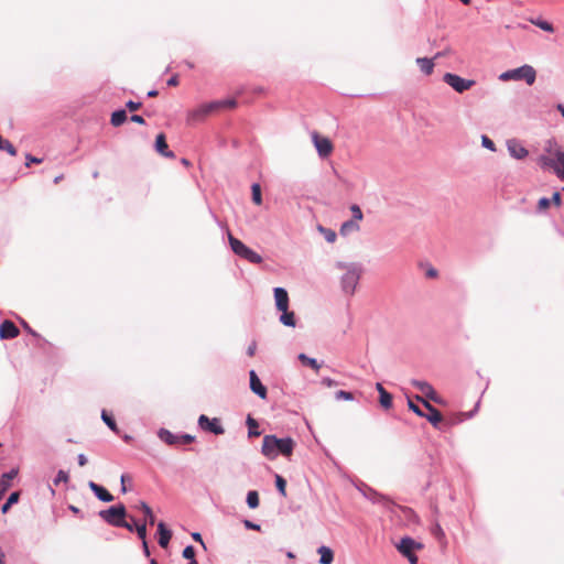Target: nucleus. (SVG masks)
<instances>
[{"label": "nucleus", "mask_w": 564, "mask_h": 564, "mask_svg": "<svg viewBox=\"0 0 564 564\" xmlns=\"http://www.w3.org/2000/svg\"><path fill=\"white\" fill-rule=\"evenodd\" d=\"M251 192H252V202L258 206L261 205L262 204V195H261L260 185L258 183L252 184Z\"/></svg>", "instance_id": "34"}, {"label": "nucleus", "mask_w": 564, "mask_h": 564, "mask_svg": "<svg viewBox=\"0 0 564 564\" xmlns=\"http://www.w3.org/2000/svg\"><path fill=\"white\" fill-rule=\"evenodd\" d=\"M359 229H360V227L357 224V221H355V220H347V221H345L341 225V227L339 229V232H340L341 236H347L350 232L358 231Z\"/></svg>", "instance_id": "25"}, {"label": "nucleus", "mask_w": 564, "mask_h": 564, "mask_svg": "<svg viewBox=\"0 0 564 564\" xmlns=\"http://www.w3.org/2000/svg\"><path fill=\"white\" fill-rule=\"evenodd\" d=\"M87 462H88L87 457L84 454H79L78 455V464L80 466H85L87 464Z\"/></svg>", "instance_id": "61"}, {"label": "nucleus", "mask_w": 564, "mask_h": 564, "mask_svg": "<svg viewBox=\"0 0 564 564\" xmlns=\"http://www.w3.org/2000/svg\"><path fill=\"white\" fill-rule=\"evenodd\" d=\"M11 505L7 501L3 506H2V512L6 513L8 512V510L10 509Z\"/></svg>", "instance_id": "63"}, {"label": "nucleus", "mask_w": 564, "mask_h": 564, "mask_svg": "<svg viewBox=\"0 0 564 564\" xmlns=\"http://www.w3.org/2000/svg\"><path fill=\"white\" fill-rule=\"evenodd\" d=\"M127 120V113L124 110H117L111 115V124L115 127L121 126Z\"/></svg>", "instance_id": "28"}, {"label": "nucleus", "mask_w": 564, "mask_h": 564, "mask_svg": "<svg viewBox=\"0 0 564 564\" xmlns=\"http://www.w3.org/2000/svg\"><path fill=\"white\" fill-rule=\"evenodd\" d=\"M25 159H26V162H25V166L29 167L32 163H41L42 162V159H39V158H35L31 154H26L25 155Z\"/></svg>", "instance_id": "47"}, {"label": "nucleus", "mask_w": 564, "mask_h": 564, "mask_svg": "<svg viewBox=\"0 0 564 564\" xmlns=\"http://www.w3.org/2000/svg\"><path fill=\"white\" fill-rule=\"evenodd\" d=\"M20 334L19 328L14 325L13 322L6 319L0 324V338L1 339H12L18 337Z\"/></svg>", "instance_id": "11"}, {"label": "nucleus", "mask_w": 564, "mask_h": 564, "mask_svg": "<svg viewBox=\"0 0 564 564\" xmlns=\"http://www.w3.org/2000/svg\"><path fill=\"white\" fill-rule=\"evenodd\" d=\"M508 151L514 159L521 160L528 155V150L519 142L511 140L508 142Z\"/></svg>", "instance_id": "19"}, {"label": "nucleus", "mask_w": 564, "mask_h": 564, "mask_svg": "<svg viewBox=\"0 0 564 564\" xmlns=\"http://www.w3.org/2000/svg\"><path fill=\"white\" fill-rule=\"evenodd\" d=\"M68 479H69L68 474L64 470H59L54 482H55V485L59 484L61 481L67 482Z\"/></svg>", "instance_id": "45"}, {"label": "nucleus", "mask_w": 564, "mask_h": 564, "mask_svg": "<svg viewBox=\"0 0 564 564\" xmlns=\"http://www.w3.org/2000/svg\"><path fill=\"white\" fill-rule=\"evenodd\" d=\"M275 305L279 311H285L289 308V295L283 288L274 289Z\"/></svg>", "instance_id": "17"}, {"label": "nucleus", "mask_w": 564, "mask_h": 564, "mask_svg": "<svg viewBox=\"0 0 564 564\" xmlns=\"http://www.w3.org/2000/svg\"><path fill=\"white\" fill-rule=\"evenodd\" d=\"M183 557L191 560L189 562H193L195 560V549L192 545L186 546L183 550Z\"/></svg>", "instance_id": "40"}, {"label": "nucleus", "mask_w": 564, "mask_h": 564, "mask_svg": "<svg viewBox=\"0 0 564 564\" xmlns=\"http://www.w3.org/2000/svg\"><path fill=\"white\" fill-rule=\"evenodd\" d=\"M416 399H417V401H421L423 403V405L427 409L429 413L427 414L424 413V416L427 419V421L433 426H437V424L441 423L443 420L442 413L437 409L432 406L427 401L423 400L422 398L416 397Z\"/></svg>", "instance_id": "12"}, {"label": "nucleus", "mask_w": 564, "mask_h": 564, "mask_svg": "<svg viewBox=\"0 0 564 564\" xmlns=\"http://www.w3.org/2000/svg\"><path fill=\"white\" fill-rule=\"evenodd\" d=\"M126 107L130 110V111H135V110H139L141 108V102H135V101H128L126 104Z\"/></svg>", "instance_id": "49"}, {"label": "nucleus", "mask_w": 564, "mask_h": 564, "mask_svg": "<svg viewBox=\"0 0 564 564\" xmlns=\"http://www.w3.org/2000/svg\"><path fill=\"white\" fill-rule=\"evenodd\" d=\"M397 549L403 556H405L412 553L413 549L421 550L422 544L416 543L413 539L409 536H405L401 539L400 543L397 545Z\"/></svg>", "instance_id": "13"}, {"label": "nucleus", "mask_w": 564, "mask_h": 564, "mask_svg": "<svg viewBox=\"0 0 564 564\" xmlns=\"http://www.w3.org/2000/svg\"><path fill=\"white\" fill-rule=\"evenodd\" d=\"M322 384L327 387V388H332V387L337 386V382L335 380L330 379V378H324L322 380Z\"/></svg>", "instance_id": "53"}, {"label": "nucleus", "mask_w": 564, "mask_h": 564, "mask_svg": "<svg viewBox=\"0 0 564 564\" xmlns=\"http://www.w3.org/2000/svg\"><path fill=\"white\" fill-rule=\"evenodd\" d=\"M259 495L256 490H251L247 495V503L249 508L256 509L259 507Z\"/></svg>", "instance_id": "33"}, {"label": "nucleus", "mask_w": 564, "mask_h": 564, "mask_svg": "<svg viewBox=\"0 0 564 564\" xmlns=\"http://www.w3.org/2000/svg\"><path fill=\"white\" fill-rule=\"evenodd\" d=\"M198 424L202 430L208 431L215 435H221L225 433V430L220 424V420L217 417L209 419L208 416L202 414L198 419Z\"/></svg>", "instance_id": "9"}, {"label": "nucleus", "mask_w": 564, "mask_h": 564, "mask_svg": "<svg viewBox=\"0 0 564 564\" xmlns=\"http://www.w3.org/2000/svg\"><path fill=\"white\" fill-rule=\"evenodd\" d=\"M99 516L107 523L119 528L120 524H123L122 522L127 517V510L126 507L122 503H120L117 506H112L107 510H101L99 512Z\"/></svg>", "instance_id": "6"}, {"label": "nucleus", "mask_w": 564, "mask_h": 564, "mask_svg": "<svg viewBox=\"0 0 564 564\" xmlns=\"http://www.w3.org/2000/svg\"><path fill=\"white\" fill-rule=\"evenodd\" d=\"M556 108H557V110L561 112V115H562V116H563V118H564V105L558 104Z\"/></svg>", "instance_id": "64"}, {"label": "nucleus", "mask_w": 564, "mask_h": 564, "mask_svg": "<svg viewBox=\"0 0 564 564\" xmlns=\"http://www.w3.org/2000/svg\"><path fill=\"white\" fill-rule=\"evenodd\" d=\"M247 425L249 429L250 437H257L261 434L260 431L258 430V427H259L258 422L251 415H248V417H247Z\"/></svg>", "instance_id": "29"}, {"label": "nucleus", "mask_w": 564, "mask_h": 564, "mask_svg": "<svg viewBox=\"0 0 564 564\" xmlns=\"http://www.w3.org/2000/svg\"><path fill=\"white\" fill-rule=\"evenodd\" d=\"M311 137L313 144L321 158H328L333 153L334 144L329 138L319 134L317 131L312 132Z\"/></svg>", "instance_id": "7"}, {"label": "nucleus", "mask_w": 564, "mask_h": 564, "mask_svg": "<svg viewBox=\"0 0 564 564\" xmlns=\"http://www.w3.org/2000/svg\"><path fill=\"white\" fill-rule=\"evenodd\" d=\"M228 239L232 251L237 256L248 260L251 263L262 262V257L259 253L247 247L242 241L234 237L230 232L228 234Z\"/></svg>", "instance_id": "5"}, {"label": "nucleus", "mask_w": 564, "mask_h": 564, "mask_svg": "<svg viewBox=\"0 0 564 564\" xmlns=\"http://www.w3.org/2000/svg\"><path fill=\"white\" fill-rule=\"evenodd\" d=\"M539 164L543 169L552 170L555 175L564 180V151L553 142H549L544 153L539 158Z\"/></svg>", "instance_id": "1"}, {"label": "nucleus", "mask_w": 564, "mask_h": 564, "mask_svg": "<svg viewBox=\"0 0 564 564\" xmlns=\"http://www.w3.org/2000/svg\"><path fill=\"white\" fill-rule=\"evenodd\" d=\"M299 359L302 361L303 365L313 368L315 371H318L321 368L316 359L310 358L305 354H300Z\"/></svg>", "instance_id": "31"}, {"label": "nucleus", "mask_w": 564, "mask_h": 564, "mask_svg": "<svg viewBox=\"0 0 564 564\" xmlns=\"http://www.w3.org/2000/svg\"><path fill=\"white\" fill-rule=\"evenodd\" d=\"M376 389L378 390L379 395L382 393V391H387V390L383 388V386H382L381 383H379V382L376 384Z\"/></svg>", "instance_id": "62"}, {"label": "nucleus", "mask_w": 564, "mask_h": 564, "mask_svg": "<svg viewBox=\"0 0 564 564\" xmlns=\"http://www.w3.org/2000/svg\"><path fill=\"white\" fill-rule=\"evenodd\" d=\"M335 398L337 400H346V401H351L354 400V394L351 392H348V391H344V390H339L335 393Z\"/></svg>", "instance_id": "39"}, {"label": "nucleus", "mask_w": 564, "mask_h": 564, "mask_svg": "<svg viewBox=\"0 0 564 564\" xmlns=\"http://www.w3.org/2000/svg\"><path fill=\"white\" fill-rule=\"evenodd\" d=\"M180 444H191L194 441V436L189 434H184L182 436H178Z\"/></svg>", "instance_id": "50"}, {"label": "nucleus", "mask_w": 564, "mask_h": 564, "mask_svg": "<svg viewBox=\"0 0 564 564\" xmlns=\"http://www.w3.org/2000/svg\"><path fill=\"white\" fill-rule=\"evenodd\" d=\"M350 210L352 213V216H354V220H361L364 215H362V212L360 209V207L358 205H351L350 206Z\"/></svg>", "instance_id": "43"}, {"label": "nucleus", "mask_w": 564, "mask_h": 564, "mask_svg": "<svg viewBox=\"0 0 564 564\" xmlns=\"http://www.w3.org/2000/svg\"><path fill=\"white\" fill-rule=\"evenodd\" d=\"M380 405L388 410L392 406V395L388 391H382L379 398Z\"/></svg>", "instance_id": "32"}, {"label": "nucleus", "mask_w": 564, "mask_h": 564, "mask_svg": "<svg viewBox=\"0 0 564 564\" xmlns=\"http://www.w3.org/2000/svg\"><path fill=\"white\" fill-rule=\"evenodd\" d=\"M444 82L449 85L457 93H464L474 86L475 82L465 79L456 74L446 73L443 77Z\"/></svg>", "instance_id": "8"}, {"label": "nucleus", "mask_w": 564, "mask_h": 564, "mask_svg": "<svg viewBox=\"0 0 564 564\" xmlns=\"http://www.w3.org/2000/svg\"><path fill=\"white\" fill-rule=\"evenodd\" d=\"M412 384L416 389H419L427 399L433 400L435 402L438 401L437 393H436V391L433 389V387L430 383H427L425 381L414 380L412 382Z\"/></svg>", "instance_id": "16"}, {"label": "nucleus", "mask_w": 564, "mask_h": 564, "mask_svg": "<svg viewBox=\"0 0 564 564\" xmlns=\"http://www.w3.org/2000/svg\"><path fill=\"white\" fill-rule=\"evenodd\" d=\"M317 229L324 236L327 242L333 243L336 241L337 235L333 229L325 228L321 225L317 227Z\"/></svg>", "instance_id": "30"}, {"label": "nucleus", "mask_w": 564, "mask_h": 564, "mask_svg": "<svg viewBox=\"0 0 564 564\" xmlns=\"http://www.w3.org/2000/svg\"><path fill=\"white\" fill-rule=\"evenodd\" d=\"M155 150L162 156L174 159L175 154L173 151L169 150V145L166 142V138L164 133H159L155 139Z\"/></svg>", "instance_id": "15"}, {"label": "nucleus", "mask_w": 564, "mask_h": 564, "mask_svg": "<svg viewBox=\"0 0 564 564\" xmlns=\"http://www.w3.org/2000/svg\"><path fill=\"white\" fill-rule=\"evenodd\" d=\"M236 106H237L236 99H226V100H219V101H213L209 104H204L188 112L187 122L188 123L198 122L213 112L219 111L221 109H232Z\"/></svg>", "instance_id": "3"}, {"label": "nucleus", "mask_w": 564, "mask_h": 564, "mask_svg": "<svg viewBox=\"0 0 564 564\" xmlns=\"http://www.w3.org/2000/svg\"><path fill=\"white\" fill-rule=\"evenodd\" d=\"M416 64L420 66L421 70L425 75H431L433 73L434 66H435L433 59L427 58V57H417Z\"/></svg>", "instance_id": "22"}, {"label": "nucleus", "mask_w": 564, "mask_h": 564, "mask_svg": "<svg viewBox=\"0 0 564 564\" xmlns=\"http://www.w3.org/2000/svg\"><path fill=\"white\" fill-rule=\"evenodd\" d=\"M101 417L110 430H112L113 432L118 431L115 420L110 415H108L105 411L102 412Z\"/></svg>", "instance_id": "36"}, {"label": "nucleus", "mask_w": 564, "mask_h": 564, "mask_svg": "<svg viewBox=\"0 0 564 564\" xmlns=\"http://www.w3.org/2000/svg\"><path fill=\"white\" fill-rule=\"evenodd\" d=\"M18 475V469H12L9 473H6L0 478V499L3 497V495L7 492V490L11 486V480L15 478Z\"/></svg>", "instance_id": "21"}, {"label": "nucleus", "mask_w": 564, "mask_h": 564, "mask_svg": "<svg viewBox=\"0 0 564 564\" xmlns=\"http://www.w3.org/2000/svg\"><path fill=\"white\" fill-rule=\"evenodd\" d=\"M1 150H4L7 151L10 155L12 156H15L17 155V149L13 147V144L7 140L3 145H2V149Z\"/></svg>", "instance_id": "44"}, {"label": "nucleus", "mask_w": 564, "mask_h": 564, "mask_svg": "<svg viewBox=\"0 0 564 564\" xmlns=\"http://www.w3.org/2000/svg\"><path fill=\"white\" fill-rule=\"evenodd\" d=\"M88 486L99 500L104 502H111L113 500V496L102 486H99L94 481H89Z\"/></svg>", "instance_id": "18"}, {"label": "nucleus", "mask_w": 564, "mask_h": 564, "mask_svg": "<svg viewBox=\"0 0 564 564\" xmlns=\"http://www.w3.org/2000/svg\"><path fill=\"white\" fill-rule=\"evenodd\" d=\"M359 275H360L359 270L356 268L348 269L347 272L343 275V279H341L343 288L347 293H349V294L354 293L355 288L359 280Z\"/></svg>", "instance_id": "10"}, {"label": "nucleus", "mask_w": 564, "mask_h": 564, "mask_svg": "<svg viewBox=\"0 0 564 564\" xmlns=\"http://www.w3.org/2000/svg\"><path fill=\"white\" fill-rule=\"evenodd\" d=\"M132 522L133 523H130V522H127L126 519L123 520V524H120L119 528H126L127 530H129L130 532L134 531L135 530V524H138L134 519H132Z\"/></svg>", "instance_id": "48"}, {"label": "nucleus", "mask_w": 564, "mask_h": 564, "mask_svg": "<svg viewBox=\"0 0 564 564\" xmlns=\"http://www.w3.org/2000/svg\"><path fill=\"white\" fill-rule=\"evenodd\" d=\"M130 119H131L132 122H135V123H139V124H143L144 123L143 117L139 116V115H132Z\"/></svg>", "instance_id": "55"}, {"label": "nucleus", "mask_w": 564, "mask_h": 564, "mask_svg": "<svg viewBox=\"0 0 564 564\" xmlns=\"http://www.w3.org/2000/svg\"><path fill=\"white\" fill-rule=\"evenodd\" d=\"M409 408H410L414 413H416L417 415H420V416H424V413L422 412V410H421L416 404H414L411 400H409Z\"/></svg>", "instance_id": "51"}, {"label": "nucleus", "mask_w": 564, "mask_h": 564, "mask_svg": "<svg viewBox=\"0 0 564 564\" xmlns=\"http://www.w3.org/2000/svg\"><path fill=\"white\" fill-rule=\"evenodd\" d=\"M135 532L142 541L147 540V523L135 524Z\"/></svg>", "instance_id": "38"}, {"label": "nucleus", "mask_w": 564, "mask_h": 564, "mask_svg": "<svg viewBox=\"0 0 564 564\" xmlns=\"http://www.w3.org/2000/svg\"><path fill=\"white\" fill-rule=\"evenodd\" d=\"M282 312V315L280 317V322L285 325V326H291V327H294L295 326V316H294V313L293 312H290L289 308L285 310V311H281Z\"/></svg>", "instance_id": "27"}, {"label": "nucleus", "mask_w": 564, "mask_h": 564, "mask_svg": "<svg viewBox=\"0 0 564 564\" xmlns=\"http://www.w3.org/2000/svg\"><path fill=\"white\" fill-rule=\"evenodd\" d=\"M169 86H177L178 85V76L174 75L167 80Z\"/></svg>", "instance_id": "59"}, {"label": "nucleus", "mask_w": 564, "mask_h": 564, "mask_svg": "<svg viewBox=\"0 0 564 564\" xmlns=\"http://www.w3.org/2000/svg\"><path fill=\"white\" fill-rule=\"evenodd\" d=\"M159 437L169 445H176L180 444L178 436L172 434L169 430L161 429L159 431Z\"/></svg>", "instance_id": "23"}, {"label": "nucleus", "mask_w": 564, "mask_h": 564, "mask_svg": "<svg viewBox=\"0 0 564 564\" xmlns=\"http://www.w3.org/2000/svg\"><path fill=\"white\" fill-rule=\"evenodd\" d=\"M551 199L546 197H542L538 202V212L543 213L546 212L550 208Z\"/></svg>", "instance_id": "37"}, {"label": "nucleus", "mask_w": 564, "mask_h": 564, "mask_svg": "<svg viewBox=\"0 0 564 564\" xmlns=\"http://www.w3.org/2000/svg\"><path fill=\"white\" fill-rule=\"evenodd\" d=\"M552 202H553V204H554L556 207L561 206V194H560V192H555V193H553Z\"/></svg>", "instance_id": "54"}, {"label": "nucleus", "mask_w": 564, "mask_h": 564, "mask_svg": "<svg viewBox=\"0 0 564 564\" xmlns=\"http://www.w3.org/2000/svg\"><path fill=\"white\" fill-rule=\"evenodd\" d=\"M275 485H276V488L280 491V494L283 497H285L286 496V481H285V479L282 476H280V475H275Z\"/></svg>", "instance_id": "35"}, {"label": "nucleus", "mask_w": 564, "mask_h": 564, "mask_svg": "<svg viewBox=\"0 0 564 564\" xmlns=\"http://www.w3.org/2000/svg\"><path fill=\"white\" fill-rule=\"evenodd\" d=\"M481 143L485 148L492 150V151L495 150V143L488 137L484 135L481 139Z\"/></svg>", "instance_id": "46"}, {"label": "nucleus", "mask_w": 564, "mask_h": 564, "mask_svg": "<svg viewBox=\"0 0 564 564\" xmlns=\"http://www.w3.org/2000/svg\"><path fill=\"white\" fill-rule=\"evenodd\" d=\"M250 376V389L253 393H256L261 399L267 398V388L261 383L259 377L257 376L254 370L249 372Z\"/></svg>", "instance_id": "14"}, {"label": "nucleus", "mask_w": 564, "mask_h": 564, "mask_svg": "<svg viewBox=\"0 0 564 564\" xmlns=\"http://www.w3.org/2000/svg\"><path fill=\"white\" fill-rule=\"evenodd\" d=\"M432 534L440 541L445 539V533L438 523H436L432 529Z\"/></svg>", "instance_id": "41"}, {"label": "nucleus", "mask_w": 564, "mask_h": 564, "mask_svg": "<svg viewBox=\"0 0 564 564\" xmlns=\"http://www.w3.org/2000/svg\"><path fill=\"white\" fill-rule=\"evenodd\" d=\"M426 276L427 278H436L437 276V270L434 269V268H430L427 271H426Z\"/></svg>", "instance_id": "60"}, {"label": "nucleus", "mask_w": 564, "mask_h": 564, "mask_svg": "<svg viewBox=\"0 0 564 564\" xmlns=\"http://www.w3.org/2000/svg\"><path fill=\"white\" fill-rule=\"evenodd\" d=\"M317 552L321 555V558H319L321 564H332L333 563L334 553L329 547L321 546V547H318Z\"/></svg>", "instance_id": "24"}, {"label": "nucleus", "mask_w": 564, "mask_h": 564, "mask_svg": "<svg viewBox=\"0 0 564 564\" xmlns=\"http://www.w3.org/2000/svg\"><path fill=\"white\" fill-rule=\"evenodd\" d=\"M128 479H129V476H127V475H122V476H121V491H122L123 494H126V492H127L126 481H127Z\"/></svg>", "instance_id": "58"}, {"label": "nucleus", "mask_w": 564, "mask_h": 564, "mask_svg": "<svg viewBox=\"0 0 564 564\" xmlns=\"http://www.w3.org/2000/svg\"><path fill=\"white\" fill-rule=\"evenodd\" d=\"M533 23L536 26H539L540 29H542L543 31H546V32H553L554 31L553 25L551 23H549L547 21L539 20V21H535Z\"/></svg>", "instance_id": "42"}, {"label": "nucleus", "mask_w": 564, "mask_h": 564, "mask_svg": "<svg viewBox=\"0 0 564 564\" xmlns=\"http://www.w3.org/2000/svg\"><path fill=\"white\" fill-rule=\"evenodd\" d=\"M245 525H246V528H248V529H252V530H260V525H259V524H256V523H253V522H251V521H249V520H246V521H245Z\"/></svg>", "instance_id": "57"}, {"label": "nucleus", "mask_w": 564, "mask_h": 564, "mask_svg": "<svg viewBox=\"0 0 564 564\" xmlns=\"http://www.w3.org/2000/svg\"><path fill=\"white\" fill-rule=\"evenodd\" d=\"M536 78V72L531 65L507 70L499 76L500 80H524L528 85H533Z\"/></svg>", "instance_id": "4"}, {"label": "nucleus", "mask_w": 564, "mask_h": 564, "mask_svg": "<svg viewBox=\"0 0 564 564\" xmlns=\"http://www.w3.org/2000/svg\"><path fill=\"white\" fill-rule=\"evenodd\" d=\"M295 442L291 437L278 438L274 435H265L262 441V454L269 459H275L279 454L290 457Z\"/></svg>", "instance_id": "2"}, {"label": "nucleus", "mask_w": 564, "mask_h": 564, "mask_svg": "<svg viewBox=\"0 0 564 564\" xmlns=\"http://www.w3.org/2000/svg\"><path fill=\"white\" fill-rule=\"evenodd\" d=\"M19 497H20V494L18 491L12 492L9 496L7 501L12 506V505H14V503H17L19 501Z\"/></svg>", "instance_id": "52"}, {"label": "nucleus", "mask_w": 564, "mask_h": 564, "mask_svg": "<svg viewBox=\"0 0 564 564\" xmlns=\"http://www.w3.org/2000/svg\"><path fill=\"white\" fill-rule=\"evenodd\" d=\"M159 544L161 547L166 549L172 538V532L166 528L164 522L158 523Z\"/></svg>", "instance_id": "20"}, {"label": "nucleus", "mask_w": 564, "mask_h": 564, "mask_svg": "<svg viewBox=\"0 0 564 564\" xmlns=\"http://www.w3.org/2000/svg\"><path fill=\"white\" fill-rule=\"evenodd\" d=\"M140 509L144 513V522L149 523L150 525H153L155 522V517H154L153 511L150 508V506L147 502L141 501Z\"/></svg>", "instance_id": "26"}, {"label": "nucleus", "mask_w": 564, "mask_h": 564, "mask_svg": "<svg viewBox=\"0 0 564 564\" xmlns=\"http://www.w3.org/2000/svg\"><path fill=\"white\" fill-rule=\"evenodd\" d=\"M411 564H417L419 557L412 552L409 555H405Z\"/></svg>", "instance_id": "56"}]
</instances>
